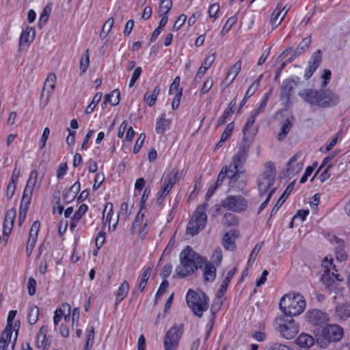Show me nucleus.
I'll list each match as a JSON object with an SVG mask.
<instances>
[{"label":"nucleus","instance_id":"nucleus-1","mask_svg":"<svg viewBox=\"0 0 350 350\" xmlns=\"http://www.w3.org/2000/svg\"><path fill=\"white\" fill-rule=\"evenodd\" d=\"M180 265L176 269L179 278L191 275L197 269L202 268L206 262L204 257L196 252L190 246H187L180 254Z\"/></svg>","mask_w":350,"mask_h":350},{"label":"nucleus","instance_id":"nucleus-2","mask_svg":"<svg viewBox=\"0 0 350 350\" xmlns=\"http://www.w3.org/2000/svg\"><path fill=\"white\" fill-rule=\"evenodd\" d=\"M264 167L265 171L258 179V189L262 197L268 195L272 196L276 190V187L274 186L276 175L275 167L271 162L265 163Z\"/></svg>","mask_w":350,"mask_h":350},{"label":"nucleus","instance_id":"nucleus-3","mask_svg":"<svg viewBox=\"0 0 350 350\" xmlns=\"http://www.w3.org/2000/svg\"><path fill=\"white\" fill-rule=\"evenodd\" d=\"M280 308L286 316L292 318L293 316L299 315L306 308V301L299 295H285L280 299Z\"/></svg>","mask_w":350,"mask_h":350},{"label":"nucleus","instance_id":"nucleus-4","mask_svg":"<svg viewBox=\"0 0 350 350\" xmlns=\"http://www.w3.org/2000/svg\"><path fill=\"white\" fill-rule=\"evenodd\" d=\"M208 207V203L204 202L196 208L191 219L188 222L186 230L187 234L193 237L204 228L207 221L206 211Z\"/></svg>","mask_w":350,"mask_h":350},{"label":"nucleus","instance_id":"nucleus-5","mask_svg":"<svg viewBox=\"0 0 350 350\" xmlns=\"http://www.w3.org/2000/svg\"><path fill=\"white\" fill-rule=\"evenodd\" d=\"M186 299L193 314L198 317H201L203 312L208 309V298L203 292L196 293L189 289Z\"/></svg>","mask_w":350,"mask_h":350},{"label":"nucleus","instance_id":"nucleus-6","mask_svg":"<svg viewBox=\"0 0 350 350\" xmlns=\"http://www.w3.org/2000/svg\"><path fill=\"white\" fill-rule=\"evenodd\" d=\"M179 178V172L178 170H172L171 172L164 174L161 179V188L158 192L157 201L161 202L165 196L170 193L174 185Z\"/></svg>","mask_w":350,"mask_h":350},{"label":"nucleus","instance_id":"nucleus-7","mask_svg":"<svg viewBox=\"0 0 350 350\" xmlns=\"http://www.w3.org/2000/svg\"><path fill=\"white\" fill-rule=\"evenodd\" d=\"M277 323L278 330L287 340L293 338L299 332V326L292 318L280 317L277 319Z\"/></svg>","mask_w":350,"mask_h":350},{"label":"nucleus","instance_id":"nucleus-8","mask_svg":"<svg viewBox=\"0 0 350 350\" xmlns=\"http://www.w3.org/2000/svg\"><path fill=\"white\" fill-rule=\"evenodd\" d=\"M183 334V325L182 324L172 327L163 338L165 350H176L178 347L179 340Z\"/></svg>","mask_w":350,"mask_h":350},{"label":"nucleus","instance_id":"nucleus-9","mask_svg":"<svg viewBox=\"0 0 350 350\" xmlns=\"http://www.w3.org/2000/svg\"><path fill=\"white\" fill-rule=\"evenodd\" d=\"M249 151V146L241 144L239 146L237 152L234 154L232 163L229 165L228 168L232 173V178L237 176L238 170L241 168L246 161Z\"/></svg>","mask_w":350,"mask_h":350},{"label":"nucleus","instance_id":"nucleus-10","mask_svg":"<svg viewBox=\"0 0 350 350\" xmlns=\"http://www.w3.org/2000/svg\"><path fill=\"white\" fill-rule=\"evenodd\" d=\"M221 206L233 212H241L247 208V203L241 196H229L221 202Z\"/></svg>","mask_w":350,"mask_h":350},{"label":"nucleus","instance_id":"nucleus-11","mask_svg":"<svg viewBox=\"0 0 350 350\" xmlns=\"http://www.w3.org/2000/svg\"><path fill=\"white\" fill-rule=\"evenodd\" d=\"M343 335V329L340 326L332 324L323 329L321 336H323L328 341L336 342L342 339Z\"/></svg>","mask_w":350,"mask_h":350},{"label":"nucleus","instance_id":"nucleus-12","mask_svg":"<svg viewBox=\"0 0 350 350\" xmlns=\"http://www.w3.org/2000/svg\"><path fill=\"white\" fill-rule=\"evenodd\" d=\"M299 95L309 104L321 107V90L306 89L299 92Z\"/></svg>","mask_w":350,"mask_h":350},{"label":"nucleus","instance_id":"nucleus-13","mask_svg":"<svg viewBox=\"0 0 350 350\" xmlns=\"http://www.w3.org/2000/svg\"><path fill=\"white\" fill-rule=\"evenodd\" d=\"M308 321L315 325L321 327L328 321L327 315L325 312L319 310H312L308 312Z\"/></svg>","mask_w":350,"mask_h":350},{"label":"nucleus","instance_id":"nucleus-14","mask_svg":"<svg viewBox=\"0 0 350 350\" xmlns=\"http://www.w3.org/2000/svg\"><path fill=\"white\" fill-rule=\"evenodd\" d=\"M322 265L324 267V274L322 275V281L324 284L332 288L335 285L334 278L332 277V275H330L331 269H334V267L332 265V259L328 260L327 258L323 260Z\"/></svg>","mask_w":350,"mask_h":350},{"label":"nucleus","instance_id":"nucleus-15","mask_svg":"<svg viewBox=\"0 0 350 350\" xmlns=\"http://www.w3.org/2000/svg\"><path fill=\"white\" fill-rule=\"evenodd\" d=\"M321 107H328L338 103L339 96L329 90H321Z\"/></svg>","mask_w":350,"mask_h":350},{"label":"nucleus","instance_id":"nucleus-16","mask_svg":"<svg viewBox=\"0 0 350 350\" xmlns=\"http://www.w3.org/2000/svg\"><path fill=\"white\" fill-rule=\"evenodd\" d=\"M16 216V211L14 208L9 209L5 214L3 221V237L8 239L12 232L14 222Z\"/></svg>","mask_w":350,"mask_h":350},{"label":"nucleus","instance_id":"nucleus-17","mask_svg":"<svg viewBox=\"0 0 350 350\" xmlns=\"http://www.w3.org/2000/svg\"><path fill=\"white\" fill-rule=\"evenodd\" d=\"M299 157V154H296L294 156H293L288 161L286 167V172L288 176H294L295 174H297L302 170V163H297L295 164V163L297 161Z\"/></svg>","mask_w":350,"mask_h":350},{"label":"nucleus","instance_id":"nucleus-18","mask_svg":"<svg viewBox=\"0 0 350 350\" xmlns=\"http://www.w3.org/2000/svg\"><path fill=\"white\" fill-rule=\"evenodd\" d=\"M295 85H297V82L295 79L284 80L281 87L282 99L289 100L291 92Z\"/></svg>","mask_w":350,"mask_h":350},{"label":"nucleus","instance_id":"nucleus-19","mask_svg":"<svg viewBox=\"0 0 350 350\" xmlns=\"http://www.w3.org/2000/svg\"><path fill=\"white\" fill-rule=\"evenodd\" d=\"M47 327L42 326L37 334L36 345L38 348L46 349L49 347L51 342L46 338Z\"/></svg>","mask_w":350,"mask_h":350},{"label":"nucleus","instance_id":"nucleus-20","mask_svg":"<svg viewBox=\"0 0 350 350\" xmlns=\"http://www.w3.org/2000/svg\"><path fill=\"white\" fill-rule=\"evenodd\" d=\"M55 81H56V75L54 73H50L44 82V85L43 87V90L41 94V98L44 96V92L47 90V95H46V103H48L49 98L51 96L55 87Z\"/></svg>","mask_w":350,"mask_h":350},{"label":"nucleus","instance_id":"nucleus-21","mask_svg":"<svg viewBox=\"0 0 350 350\" xmlns=\"http://www.w3.org/2000/svg\"><path fill=\"white\" fill-rule=\"evenodd\" d=\"M81 189V185L79 181L75 182L64 194L63 200L65 203L72 202Z\"/></svg>","mask_w":350,"mask_h":350},{"label":"nucleus","instance_id":"nucleus-22","mask_svg":"<svg viewBox=\"0 0 350 350\" xmlns=\"http://www.w3.org/2000/svg\"><path fill=\"white\" fill-rule=\"evenodd\" d=\"M257 116L258 115H256V113L253 111L248 118L243 130V135L245 137H252L256 134L257 129L252 128V126L256 121Z\"/></svg>","mask_w":350,"mask_h":350},{"label":"nucleus","instance_id":"nucleus-23","mask_svg":"<svg viewBox=\"0 0 350 350\" xmlns=\"http://www.w3.org/2000/svg\"><path fill=\"white\" fill-rule=\"evenodd\" d=\"M237 271V268L234 267L230 271H228L227 275L225 279L223 280L222 284L219 288V289L217 291V297L221 299L225 294L227 291L228 284L230 282V280L234 276Z\"/></svg>","mask_w":350,"mask_h":350},{"label":"nucleus","instance_id":"nucleus-24","mask_svg":"<svg viewBox=\"0 0 350 350\" xmlns=\"http://www.w3.org/2000/svg\"><path fill=\"white\" fill-rule=\"evenodd\" d=\"M322 61V53L321 50H317L315 51L310 59L308 62V66L306 68L308 70L314 72L316 70L319 68Z\"/></svg>","mask_w":350,"mask_h":350},{"label":"nucleus","instance_id":"nucleus-25","mask_svg":"<svg viewBox=\"0 0 350 350\" xmlns=\"http://www.w3.org/2000/svg\"><path fill=\"white\" fill-rule=\"evenodd\" d=\"M205 266L203 273V278L204 282H213L216 277V267L211 262H204Z\"/></svg>","mask_w":350,"mask_h":350},{"label":"nucleus","instance_id":"nucleus-26","mask_svg":"<svg viewBox=\"0 0 350 350\" xmlns=\"http://www.w3.org/2000/svg\"><path fill=\"white\" fill-rule=\"evenodd\" d=\"M294 187V184L293 183H290L287 187L286 188L284 192L282 193L280 199L277 201L275 206L271 210V217H272L273 215H275L277 211L279 210V208L281 207L282 204L285 202L286 198L291 193Z\"/></svg>","mask_w":350,"mask_h":350},{"label":"nucleus","instance_id":"nucleus-27","mask_svg":"<svg viewBox=\"0 0 350 350\" xmlns=\"http://www.w3.org/2000/svg\"><path fill=\"white\" fill-rule=\"evenodd\" d=\"M88 206L85 204H82L80 205L79 208H78L77 211L74 214L73 217H72V220L70 222V229L72 230H74L75 228L77 227L79 220L81 219L83 215L88 211Z\"/></svg>","mask_w":350,"mask_h":350},{"label":"nucleus","instance_id":"nucleus-28","mask_svg":"<svg viewBox=\"0 0 350 350\" xmlns=\"http://www.w3.org/2000/svg\"><path fill=\"white\" fill-rule=\"evenodd\" d=\"M234 241V233L232 232H228L223 237L222 245L226 250L234 251L236 249Z\"/></svg>","mask_w":350,"mask_h":350},{"label":"nucleus","instance_id":"nucleus-29","mask_svg":"<svg viewBox=\"0 0 350 350\" xmlns=\"http://www.w3.org/2000/svg\"><path fill=\"white\" fill-rule=\"evenodd\" d=\"M262 75H260L257 79H256L253 83L250 86V88H248L247 91L245 93V95L243 98V99L242 100V101L241 102L240 105H239V109H241V107H243V106L245 105V103H246L247 100L251 97L255 92L256 91L258 90V87H259V84H260V81L262 79Z\"/></svg>","mask_w":350,"mask_h":350},{"label":"nucleus","instance_id":"nucleus-30","mask_svg":"<svg viewBox=\"0 0 350 350\" xmlns=\"http://www.w3.org/2000/svg\"><path fill=\"white\" fill-rule=\"evenodd\" d=\"M295 343L301 347L309 348L314 343L313 337L307 334H300L295 340Z\"/></svg>","mask_w":350,"mask_h":350},{"label":"nucleus","instance_id":"nucleus-31","mask_svg":"<svg viewBox=\"0 0 350 350\" xmlns=\"http://www.w3.org/2000/svg\"><path fill=\"white\" fill-rule=\"evenodd\" d=\"M332 241H334L336 243L338 244V245L335 248L337 259L340 261L345 260L347 258V255L345 250L344 241L336 237H334Z\"/></svg>","mask_w":350,"mask_h":350},{"label":"nucleus","instance_id":"nucleus-32","mask_svg":"<svg viewBox=\"0 0 350 350\" xmlns=\"http://www.w3.org/2000/svg\"><path fill=\"white\" fill-rule=\"evenodd\" d=\"M129 291V285L127 281L124 280L121 285L120 286L117 293L116 301V304H120L121 301L124 300V299L127 296L128 293Z\"/></svg>","mask_w":350,"mask_h":350},{"label":"nucleus","instance_id":"nucleus-33","mask_svg":"<svg viewBox=\"0 0 350 350\" xmlns=\"http://www.w3.org/2000/svg\"><path fill=\"white\" fill-rule=\"evenodd\" d=\"M311 44L310 36L304 38L294 51V56H300L304 53L309 48Z\"/></svg>","mask_w":350,"mask_h":350},{"label":"nucleus","instance_id":"nucleus-34","mask_svg":"<svg viewBox=\"0 0 350 350\" xmlns=\"http://www.w3.org/2000/svg\"><path fill=\"white\" fill-rule=\"evenodd\" d=\"M284 15H282L280 10L279 8H275V9L273 10L271 18L269 23L273 27V29L276 28L278 27L282 21L284 20Z\"/></svg>","mask_w":350,"mask_h":350},{"label":"nucleus","instance_id":"nucleus-35","mask_svg":"<svg viewBox=\"0 0 350 350\" xmlns=\"http://www.w3.org/2000/svg\"><path fill=\"white\" fill-rule=\"evenodd\" d=\"M292 126L293 124L291 120L289 118L285 120L282 123L281 131L278 133V140H284L286 138L287 134L290 132Z\"/></svg>","mask_w":350,"mask_h":350},{"label":"nucleus","instance_id":"nucleus-36","mask_svg":"<svg viewBox=\"0 0 350 350\" xmlns=\"http://www.w3.org/2000/svg\"><path fill=\"white\" fill-rule=\"evenodd\" d=\"M120 100V92L118 89L114 90L111 94L105 96L104 103L109 102L111 105L116 106L119 104Z\"/></svg>","mask_w":350,"mask_h":350},{"label":"nucleus","instance_id":"nucleus-37","mask_svg":"<svg viewBox=\"0 0 350 350\" xmlns=\"http://www.w3.org/2000/svg\"><path fill=\"white\" fill-rule=\"evenodd\" d=\"M39 308L36 306H31L28 309L27 319L29 324L34 325L38 320Z\"/></svg>","mask_w":350,"mask_h":350},{"label":"nucleus","instance_id":"nucleus-38","mask_svg":"<svg viewBox=\"0 0 350 350\" xmlns=\"http://www.w3.org/2000/svg\"><path fill=\"white\" fill-rule=\"evenodd\" d=\"M169 124V122L165 119V114H161L160 118L157 121L156 125V132L158 134L162 135L164 133L165 131L167 129V127Z\"/></svg>","mask_w":350,"mask_h":350},{"label":"nucleus","instance_id":"nucleus-39","mask_svg":"<svg viewBox=\"0 0 350 350\" xmlns=\"http://www.w3.org/2000/svg\"><path fill=\"white\" fill-rule=\"evenodd\" d=\"M95 330L93 326L87 329V338L83 350H90L93 346L94 340Z\"/></svg>","mask_w":350,"mask_h":350},{"label":"nucleus","instance_id":"nucleus-40","mask_svg":"<svg viewBox=\"0 0 350 350\" xmlns=\"http://www.w3.org/2000/svg\"><path fill=\"white\" fill-rule=\"evenodd\" d=\"M336 314L341 319L346 320L350 317V310L345 304H341L336 306Z\"/></svg>","mask_w":350,"mask_h":350},{"label":"nucleus","instance_id":"nucleus-41","mask_svg":"<svg viewBox=\"0 0 350 350\" xmlns=\"http://www.w3.org/2000/svg\"><path fill=\"white\" fill-rule=\"evenodd\" d=\"M159 92H160V88L159 86H157L154 89L152 94H148V93L145 94L144 97V101L150 107L153 106L156 102L157 97L158 94H159Z\"/></svg>","mask_w":350,"mask_h":350},{"label":"nucleus","instance_id":"nucleus-42","mask_svg":"<svg viewBox=\"0 0 350 350\" xmlns=\"http://www.w3.org/2000/svg\"><path fill=\"white\" fill-rule=\"evenodd\" d=\"M241 68V62L237 61L229 70L228 72V77L232 75V77L227 81L228 83H232L235 79L236 77L238 75Z\"/></svg>","mask_w":350,"mask_h":350},{"label":"nucleus","instance_id":"nucleus-43","mask_svg":"<svg viewBox=\"0 0 350 350\" xmlns=\"http://www.w3.org/2000/svg\"><path fill=\"white\" fill-rule=\"evenodd\" d=\"M113 24H114V18L112 16V17L109 18L105 22V23L103 25L102 31L100 33V37L101 38H105L107 36L108 33L111 30V29L113 26Z\"/></svg>","mask_w":350,"mask_h":350},{"label":"nucleus","instance_id":"nucleus-44","mask_svg":"<svg viewBox=\"0 0 350 350\" xmlns=\"http://www.w3.org/2000/svg\"><path fill=\"white\" fill-rule=\"evenodd\" d=\"M264 350H291L289 347L278 342H267Z\"/></svg>","mask_w":350,"mask_h":350},{"label":"nucleus","instance_id":"nucleus-45","mask_svg":"<svg viewBox=\"0 0 350 350\" xmlns=\"http://www.w3.org/2000/svg\"><path fill=\"white\" fill-rule=\"evenodd\" d=\"M102 96L103 94L101 92H98L94 95L92 102L88 105V106L85 109L86 114H90L94 111L96 105L100 101Z\"/></svg>","mask_w":350,"mask_h":350},{"label":"nucleus","instance_id":"nucleus-46","mask_svg":"<svg viewBox=\"0 0 350 350\" xmlns=\"http://www.w3.org/2000/svg\"><path fill=\"white\" fill-rule=\"evenodd\" d=\"M226 176H228L229 178L232 179L231 178L232 173L230 172V169L228 167V169H227V167H226L225 169H222L221 170V172H219V174H218L217 179L216 183L215 185L216 186V187H219L222 185Z\"/></svg>","mask_w":350,"mask_h":350},{"label":"nucleus","instance_id":"nucleus-47","mask_svg":"<svg viewBox=\"0 0 350 350\" xmlns=\"http://www.w3.org/2000/svg\"><path fill=\"white\" fill-rule=\"evenodd\" d=\"M31 32H32V38H33V35L35 33V31L33 30L32 28L28 27L22 31L21 36H20V40H19L20 46L23 45V44H27L29 42V37H30Z\"/></svg>","mask_w":350,"mask_h":350},{"label":"nucleus","instance_id":"nucleus-48","mask_svg":"<svg viewBox=\"0 0 350 350\" xmlns=\"http://www.w3.org/2000/svg\"><path fill=\"white\" fill-rule=\"evenodd\" d=\"M144 218V213L142 212V209H140L137 213L135 220L132 225L131 231L132 233H135L140 228Z\"/></svg>","mask_w":350,"mask_h":350},{"label":"nucleus","instance_id":"nucleus-49","mask_svg":"<svg viewBox=\"0 0 350 350\" xmlns=\"http://www.w3.org/2000/svg\"><path fill=\"white\" fill-rule=\"evenodd\" d=\"M90 63V57H89V50L87 49L85 54L81 58L80 61V70L81 73H84L86 72Z\"/></svg>","mask_w":350,"mask_h":350},{"label":"nucleus","instance_id":"nucleus-50","mask_svg":"<svg viewBox=\"0 0 350 350\" xmlns=\"http://www.w3.org/2000/svg\"><path fill=\"white\" fill-rule=\"evenodd\" d=\"M38 182V172L32 170L29 174L25 187L33 189Z\"/></svg>","mask_w":350,"mask_h":350},{"label":"nucleus","instance_id":"nucleus-51","mask_svg":"<svg viewBox=\"0 0 350 350\" xmlns=\"http://www.w3.org/2000/svg\"><path fill=\"white\" fill-rule=\"evenodd\" d=\"M180 82V77L177 76L174 79L173 82L170 85V90H169V94H175L178 93V92L181 91V93L183 94V89H179V85Z\"/></svg>","mask_w":350,"mask_h":350},{"label":"nucleus","instance_id":"nucleus-52","mask_svg":"<svg viewBox=\"0 0 350 350\" xmlns=\"http://www.w3.org/2000/svg\"><path fill=\"white\" fill-rule=\"evenodd\" d=\"M172 6V0H163L159 5V12L161 14H167Z\"/></svg>","mask_w":350,"mask_h":350},{"label":"nucleus","instance_id":"nucleus-53","mask_svg":"<svg viewBox=\"0 0 350 350\" xmlns=\"http://www.w3.org/2000/svg\"><path fill=\"white\" fill-rule=\"evenodd\" d=\"M32 189L25 187V189L23 191V197L21 200V202L23 205H29L30 204L32 193H33Z\"/></svg>","mask_w":350,"mask_h":350},{"label":"nucleus","instance_id":"nucleus-54","mask_svg":"<svg viewBox=\"0 0 350 350\" xmlns=\"http://www.w3.org/2000/svg\"><path fill=\"white\" fill-rule=\"evenodd\" d=\"M263 244V242H262L260 244H256L254 247L253 248L250 255V257H249V259H248V261H247V264L248 265L252 264L254 262L260 250H261L262 248V245Z\"/></svg>","mask_w":350,"mask_h":350},{"label":"nucleus","instance_id":"nucleus-55","mask_svg":"<svg viewBox=\"0 0 350 350\" xmlns=\"http://www.w3.org/2000/svg\"><path fill=\"white\" fill-rule=\"evenodd\" d=\"M237 18L235 16L230 17L224 25L221 31V33L222 35H226L230 28L237 23Z\"/></svg>","mask_w":350,"mask_h":350},{"label":"nucleus","instance_id":"nucleus-56","mask_svg":"<svg viewBox=\"0 0 350 350\" xmlns=\"http://www.w3.org/2000/svg\"><path fill=\"white\" fill-rule=\"evenodd\" d=\"M211 260L213 262L219 265L222 261V252L219 247H217L212 254Z\"/></svg>","mask_w":350,"mask_h":350},{"label":"nucleus","instance_id":"nucleus-57","mask_svg":"<svg viewBox=\"0 0 350 350\" xmlns=\"http://www.w3.org/2000/svg\"><path fill=\"white\" fill-rule=\"evenodd\" d=\"M234 129V124L232 122L229 123L226 126L225 130L221 134L220 142H224L226 139L230 137L232 133V131Z\"/></svg>","mask_w":350,"mask_h":350},{"label":"nucleus","instance_id":"nucleus-58","mask_svg":"<svg viewBox=\"0 0 350 350\" xmlns=\"http://www.w3.org/2000/svg\"><path fill=\"white\" fill-rule=\"evenodd\" d=\"M145 139H146L145 133H141L139 135V137L137 138V139L135 142V144L134 146V148H133V152L135 154L139 152L140 149L142 148V147L144 143Z\"/></svg>","mask_w":350,"mask_h":350},{"label":"nucleus","instance_id":"nucleus-59","mask_svg":"<svg viewBox=\"0 0 350 350\" xmlns=\"http://www.w3.org/2000/svg\"><path fill=\"white\" fill-rule=\"evenodd\" d=\"M216 53H214L212 55L208 56L204 61L203 62L202 66H200L202 68L205 70L206 71L211 66L213 63L215 59Z\"/></svg>","mask_w":350,"mask_h":350},{"label":"nucleus","instance_id":"nucleus-60","mask_svg":"<svg viewBox=\"0 0 350 350\" xmlns=\"http://www.w3.org/2000/svg\"><path fill=\"white\" fill-rule=\"evenodd\" d=\"M333 170L332 165H327L325 169L321 172V174L319 176V179L321 183L325 182L327 180L331 175V172Z\"/></svg>","mask_w":350,"mask_h":350},{"label":"nucleus","instance_id":"nucleus-61","mask_svg":"<svg viewBox=\"0 0 350 350\" xmlns=\"http://www.w3.org/2000/svg\"><path fill=\"white\" fill-rule=\"evenodd\" d=\"M105 238L106 234L104 231H100L98 233L95 240V244L98 249H100L103 245Z\"/></svg>","mask_w":350,"mask_h":350},{"label":"nucleus","instance_id":"nucleus-62","mask_svg":"<svg viewBox=\"0 0 350 350\" xmlns=\"http://www.w3.org/2000/svg\"><path fill=\"white\" fill-rule=\"evenodd\" d=\"M233 111H230V109H226L224 111L221 116L219 118L217 121V126H221L226 122L227 120H228L231 116L232 115Z\"/></svg>","mask_w":350,"mask_h":350},{"label":"nucleus","instance_id":"nucleus-63","mask_svg":"<svg viewBox=\"0 0 350 350\" xmlns=\"http://www.w3.org/2000/svg\"><path fill=\"white\" fill-rule=\"evenodd\" d=\"M12 334V327L10 325H6L4 331L2 333L1 340H6V342H10L11 337Z\"/></svg>","mask_w":350,"mask_h":350},{"label":"nucleus","instance_id":"nucleus-64","mask_svg":"<svg viewBox=\"0 0 350 350\" xmlns=\"http://www.w3.org/2000/svg\"><path fill=\"white\" fill-rule=\"evenodd\" d=\"M186 20L187 16L185 14L180 15L174 24L173 30L178 31L184 25Z\"/></svg>","mask_w":350,"mask_h":350}]
</instances>
